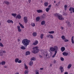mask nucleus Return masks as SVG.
I'll list each match as a JSON object with an SVG mask.
<instances>
[{
    "mask_svg": "<svg viewBox=\"0 0 74 74\" xmlns=\"http://www.w3.org/2000/svg\"><path fill=\"white\" fill-rule=\"evenodd\" d=\"M38 43V41L36 40L35 42L33 43V45H37Z\"/></svg>",
    "mask_w": 74,
    "mask_h": 74,
    "instance_id": "10",
    "label": "nucleus"
},
{
    "mask_svg": "<svg viewBox=\"0 0 74 74\" xmlns=\"http://www.w3.org/2000/svg\"><path fill=\"white\" fill-rule=\"evenodd\" d=\"M18 63H22V61L21 60H18Z\"/></svg>",
    "mask_w": 74,
    "mask_h": 74,
    "instance_id": "43",
    "label": "nucleus"
},
{
    "mask_svg": "<svg viewBox=\"0 0 74 74\" xmlns=\"http://www.w3.org/2000/svg\"><path fill=\"white\" fill-rule=\"evenodd\" d=\"M19 60V59L18 58H16L15 60V62L16 63H18Z\"/></svg>",
    "mask_w": 74,
    "mask_h": 74,
    "instance_id": "23",
    "label": "nucleus"
},
{
    "mask_svg": "<svg viewBox=\"0 0 74 74\" xmlns=\"http://www.w3.org/2000/svg\"><path fill=\"white\" fill-rule=\"evenodd\" d=\"M5 3L6 4H7V5L9 4H10V2L8 1H4Z\"/></svg>",
    "mask_w": 74,
    "mask_h": 74,
    "instance_id": "29",
    "label": "nucleus"
},
{
    "mask_svg": "<svg viewBox=\"0 0 74 74\" xmlns=\"http://www.w3.org/2000/svg\"><path fill=\"white\" fill-rule=\"evenodd\" d=\"M62 54L64 56H67V55H68L69 54L66 52H64Z\"/></svg>",
    "mask_w": 74,
    "mask_h": 74,
    "instance_id": "16",
    "label": "nucleus"
},
{
    "mask_svg": "<svg viewBox=\"0 0 74 74\" xmlns=\"http://www.w3.org/2000/svg\"><path fill=\"white\" fill-rule=\"evenodd\" d=\"M64 8H67V5H65L64 6Z\"/></svg>",
    "mask_w": 74,
    "mask_h": 74,
    "instance_id": "50",
    "label": "nucleus"
},
{
    "mask_svg": "<svg viewBox=\"0 0 74 74\" xmlns=\"http://www.w3.org/2000/svg\"><path fill=\"white\" fill-rule=\"evenodd\" d=\"M18 41L19 42V41H20V39H18Z\"/></svg>",
    "mask_w": 74,
    "mask_h": 74,
    "instance_id": "62",
    "label": "nucleus"
},
{
    "mask_svg": "<svg viewBox=\"0 0 74 74\" xmlns=\"http://www.w3.org/2000/svg\"><path fill=\"white\" fill-rule=\"evenodd\" d=\"M63 29H64L63 27H61V30H63Z\"/></svg>",
    "mask_w": 74,
    "mask_h": 74,
    "instance_id": "57",
    "label": "nucleus"
},
{
    "mask_svg": "<svg viewBox=\"0 0 74 74\" xmlns=\"http://www.w3.org/2000/svg\"><path fill=\"white\" fill-rule=\"evenodd\" d=\"M63 67H62V66H61L60 67V70L61 71V73H63L64 70H63Z\"/></svg>",
    "mask_w": 74,
    "mask_h": 74,
    "instance_id": "8",
    "label": "nucleus"
},
{
    "mask_svg": "<svg viewBox=\"0 0 74 74\" xmlns=\"http://www.w3.org/2000/svg\"><path fill=\"white\" fill-rule=\"evenodd\" d=\"M39 56L40 58H42V56H41V55H39Z\"/></svg>",
    "mask_w": 74,
    "mask_h": 74,
    "instance_id": "49",
    "label": "nucleus"
},
{
    "mask_svg": "<svg viewBox=\"0 0 74 74\" xmlns=\"http://www.w3.org/2000/svg\"><path fill=\"white\" fill-rule=\"evenodd\" d=\"M56 53H57V51H55V53L54 54L55 55H56Z\"/></svg>",
    "mask_w": 74,
    "mask_h": 74,
    "instance_id": "47",
    "label": "nucleus"
},
{
    "mask_svg": "<svg viewBox=\"0 0 74 74\" xmlns=\"http://www.w3.org/2000/svg\"><path fill=\"white\" fill-rule=\"evenodd\" d=\"M55 55H56L54 54L52 56V58H54V57L55 56Z\"/></svg>",
    "mask_w": 74,
    "mask_h": 74,
    "instance_id": "55",
    "label": "nucleus"
},
{
    "mask_svg": "<svg viewBox=\"0 0 74 74\" xmlns=\"http://www.w3.org/2000/svg\"><path fill=\"white\" fill-rule=\"evenodd\" d=\"M33 36H37V34L36 33V32H34L33 33Z\"/></svg>",
    "mask_w": 74,
    "mask_h": 74,
    "instance_id": "32",
    "label": "nucleus"
},
{
    "mask_svg": "<svg viewBox=\"0 0 74 74\" xmlns=\"http://www.w3.org/2000/svg\"><path fill=\"white\" fill-rule=\"evenodd\" d=\"M50 50L51 51H52L53 52L55 51V49L54 47L53 48L52 47L50 48Z\"/></svg>",
    "mask_w": 74,
    "mask_h": 74,
    "instance_id": "12",
    "label": "nucleus"
},
{
    "mask_svg": "<svg viewBox=\"0 0 74 74\" xmlns=\"http://www.w3.org/2000/svg\"><path fill=\"white\" fill-rule=\"evenodd\" d=\"M65 42H68L69 41V40L67 39H65L64 40Z\"/></svg>",
    "mask_w": 74,
    "mask_h": 74,
    "instance_id": "46",
    "label": "nucleus"
},
{
    "mask_svg": "<svg viewBox=\"0 0 74 74\" xmlns=\"http://www.w3.org/2000/svg\"><path fill=\"white\" fill-rule=\"evenodd\" d=\"M71 66H72V64H69L68 65V66L67 67V68L68 69H69L71 67Z\"/></svg>",
    "mask_w": 74,
    "mask_h": 74,
    "instance_id": "14",
    "label": "nucleus"
},
{
    "mask_svg": "<svg viewBox=\"0 0 74 74\" xmlns=\"http://www.w3.org/2000/svg\"><path fill=\"white\" fill-rule=\"evenodd\" d=\"M60 60L61 61H64V59L62 57H60Z\"/></svg>",
    "mask_w": 74,
    "mask_h": 74,
    "instance_id": "37",
    "label": "nucleus"
},
{
    "mask_svg": "<svg viewBox=\"0 0 74 74\" xmlns=\"http://www.w3.org/2000/svg\"><path fill=\"white\" fill-rule=\"evenodd\" d=\"M40 70H43V68H40Z\"/></svg>",
    "mask_w": 74,
    "mask_h": 74,
    "instance_id": "60",
    "label": "nucleus"
},
{
    "mask_svg": "<svg viewBox=\"0 0 74 74\" xmlns=\"http://www.w3.org/2000/svg\"><path fill=\"white\" fill-rule=\"evenodd\" d=\"M28 72H29V70L27 69L25 71V73L26 74H28Z\"/></svg>",
    "mask_w": 74,
    "mask_h": 74,
    "instance_id": "26",
    "label": "nucleus"
},
{
    "mask_svg": "<svg viewBox=\"0 0 74 74\" xmlns=\"http://www.w3.org/2000/svg\"><path fill=\"white\" fill-rule=\"evenodd\" d=\"M33 49L34 50L32 51V52L33 53L36 54L39 52V50L38 49V47L37 46L34 47Z\"/></svg>",
    "mask_w": 74,
    "mask_h": 74,
    "instance_id": "2",
    "label": "nucleus"
},
{
    "mask_svg": "<svg viewBox=\"0 0 74 74\" xmlns=\"http://www.w3.org/2000/svg\"><path fill=\"white\" fill-rule=\"evenodd\" d=\"M52 64H51L50 65V67H51V66H52Z\"/></svg>",
    "mask_w": 74,
    "mask_h": 74,
    "instance_id": "64",
    "label": "nucleus"
},
{
    "mask_svg": "<svg viewBox=\"0 0 74 74\" xmlns=\"http://www.w3.org/2000/svg\"><path fill=\"white\" fill-rule=\"evenodd\" d=\"M43 36H44V35H43V34H41V35H40V38L41 39H42V38H43Z\"/></svg>",
    "mask_w": 74,
    "mask_h": 74,
    "instance_id": "40",
    "label": "nucleus"
},
{
    "mask_svg": "<svg viewBox=\"0 0 74 74\" xmlns=\"http://www.w3.org/2000/svg\"><path fill=\"white\" fill-rule=\"evenodd\" d=\"M72 10L73 12H74V8L73 7H71L69 9V11L70 12L71 14H72Z\"/></svg>",
    "mask_w": 74,
    "mask_h": 74,
    "instance_id": "5",
    "label": "nucleus"
},
{
    "mask_svg": "<svg viewBox=\"0 0 74 74\" xmlns=\"http://www.w3.org/2000/svg\"><path fill=\"white\" fill-rule=\"evenodd\" d=\"M0 46L2 47H4V45H3V44L1 42H0Z\"/></svg>",
    "mask_w": 74,
    "mask_h": 74,
    "instance_id": "42",
    "label": "nucleus"
},
{
    "mask_svg": "<svg viewBox=\"0 0 74 74\" xmlns=\"http://www.w3.org/2000/svg\"><path fill=\"white\" fill-rule=\"evenodd\" d=\"M30 55V52L29 51H28L26 52L25 55L26 56H27V55Z\"/></svg>",
    "mask_w": 74,
    "mask_h": 74,
    "instance_id": "11",
    "label": "nucleus"
},
{
    "mask_svg": "<svg viewBox=\"0 0 74 74\" xmlns=\"http://www.w3.org/2000/svg\"><path fill=\"white\" fill-rule=\"evenodd\" d=\"M63 15H66V14L64 13V12H63Z\"/></svg>",
    "mask_w": 74,
    "mask_h": 74,
    "instance_id": "53",
    "label": "nucleus"
},
{
    "mask_svg": "<svg viewBox=\"0 0 74 74\" xmlns=\"http://www.w3.org/2000/svg\"><path fill=\"white\" fill-rule=\"evenodd\" d=\"M36 74H39V72H37V71H36Z\"/></svg>",
    "mask_w": 74,
    "mask_h": 74,
    "instance_id": "51",
    "label": "nucleus"
},
{
    "mask_svg": "<svg viewBox=\"0 0 74 74\" xmlns=\"http://www.w3.org/2000/svg\"><path fill=\"white\" fill-rule=\"evenodd\" d=\"M71 42L72 44H74V36H73L72 37V38L71 39Z\"/></svg>",
    "mask_w": 74,
    "mask_h": 74,
    "instance_id": "17",
    "label": "nucleus"
},
{
    "mask_svg": "<svg viewBox=\"0 0 74 74\" xmlns=\"http://www.w3.org/2000/svg\"><path fill=\"white\" fill-rule=\"evenodd\" d=\"M7 22L8 23H14V22L12 20H10V19L8 20L7 21Z\"/></svg>",
    "mask_w": 74,
    "mask_h": 74,
    "instance_id": "6",
    "label": "nucleus"
},
{
    "mask_svg": "<svg viewBox=\"0 0 74 74\" xmlns=\"http://www.w3.org/2000/svg\"><path fill=\"white\" fill-rule=\"evenodd\" d=\"M54 15L58 18L59 20H64V18L62 17V15H59L58 13H56L54 14Z\"/></svg>",
    "mask_w": 74,
    "mask_h": 74,
    "instance_id": "3",
    "label": "nucleus"
},
{
    "mask_svg": "<svg viewBox=\"0 0 74 74\" xmlns=\"http://www.w3.org/2000/svg\"><path fill=\"white\" fill-rule=\"evenodd\" d=\"M50 37L51 38H53V36L52 35L50 36Z\"/></svg>",
    "mask_w": 74,
    "mask_h": 74,
    "instance_id": "45",
    "label": "nucleus"
},
{
    "mask_svg": "<svg viewBox=\"0 0 74 74\" xmlns=\"http://www.w3.org/2000/svg\"><path fill=\"white\" fill-rule=\"evenodd\" d=\"M44 5L45 7H47V6H48V3L47 2H45L44 3Z\"/></svg>",
    "mask_w": 74,
    "mask_h": 74,
    "instance_id": "25",
    "label": "nucleus"
},
{
    "mask_svg": "<svg viewBox=\"0 0 74 74\" xmlns=\"http://www.w3.org/2000/svg\"><path fill=\"white\" fill-rule=\"evenodd\" d=\"M31 25L33 26V27H34V26H35V23H31Z\"/></svg>",
    "mask_w": 74,
    "mask_h": 74,
    "instance_id": "41",
    "label": "nucleus"
},
{
    "mask_svg": "<svg viewBox=\"0 0 74 74\" xmlns=\"http://www.w3.org/2000/svg\"><path fill=\"white\" fill-rule=\"evenodd\" d=\"M40 17H37L36 18V21L38 22V21H39V20H40Z\"/></svg>",
    "mask_w": 74,
    "mask_h": 74,
    "instance_id": "15",
    "label": "nucleus"
},
{
    "mask_svg": "<svg viewBox=\"0 0 74 74\" xmlns=\"http://www.w3.org/2000/svg\"><path fill=\"white\" fill-rule=\"evenodd\" d=\"M3 55V53L1 51V52H0V56H2Z\"/></svg>",
    "mask_w": 74,
    "mask_h": 74,
    "instance_id": "36",
    "label": "nucleus"
},
{
    "mask_svg": "<svg viewBox=\"0 0 74 74\" xmlns=\"http://www.w3.org/2000/svg\"><path fill=\"white\" fill-rule=\"evenodd\" d=\"M37 12L38 13H41V12H42V10H37Z\"/></svg>",
    "mask_w": 74,
    "mask_h": 74,
    "instance_id": "18",
    "label": "nucleus"
},
{
    "mask_svg": "<svg viewBox=\"0 0 74 74\" xmlns=\"http://www.w3.org/2000/svg\"><path fill=\"white\" fill-rule=\"evenodd\" d=\"M1 65H4L5 64V61H3L1 62Z\"/></svg>",
    "mask_w": 74,
    "mask_h": 74,
    "instance_id": "28",
    "label": "nucleus"
},
{
    "mask_svg": "<svg viewBox=\"0 0 74 74\" xmlns=\"http://www.w3.org/2000/svg\"><path fill=\"white\" fill-rule=\"evenodd\" d=\"M49 7H51V5H50L48 6Z\"/></svg>",
    "mask_w": 74,
    "mask_h": 74,
    "instance_id": "59",
    "label": "nucleus"
},
{
    "mask_svg": "<svg viewBox=\"0 0 74 74\" xmlns=\"http://www.w3.org/2000/svg\"><path fill=\"white\" fill-rule=\"evenodd\" d=\"M3 53H6V51H5V50H4L3 51Z\"/></svg>",
    "mask_w": 74,
    "mask_h": 74,
    "instance_id": "52",
    "label": "nucleus"
},
{
    "mask_svg": "<svg viewBox=\"0 0 74 74\" xmlns=\"http://www.w3.org/2000/svg\"><path fill=\"white\" fill-rule=\"evenodd\" d=\"M33 62L32 61H31L30 62L29 65L31 66L33 65Z\"/></svg>",
    "mask_w": 74,
    "mask_h": 74,
    "instance_id": "20",
    "label": "nucleus"
},
{
    "mask_svg": "<svg viewBox=\"0 0 74 74\" xmlns=\"http://www.w3.org/2000/svg\"><path fill=\"white\" fill-rule=\"evenodd\" d=\"M17 27L18 29V31L19 32H21V27H20L19 26H17Z\"/></svg>",
    "mask_w": 74,
    "mask_h": 74,
    "instance_id": "9",
    "label": "nucleus"
},
{
    "mask_svg": "<svg viewBox=\"0 0 74 74\" xmlns=\"http://www.w3.org/2000/svg\"><path fill=\"white\" fill-rule=\"evenodd\" d=\"M15 74H19V73L16 72Z\"/></svg>",
    "mask_w": 74,
    "mask_h": 74,
    "instance_id": "63",
    "label": "nucleus"
},
{
    "mask_svg": "<svg viewBox=\"0 0 74 74\" xmlns=\"http://www.w3.org/2000/svg\"><path fill=\"white\" fill-rule=\"evenodd\" d=\"M45 23V21H42L41 23V25H44V24Z\"/></svg>",
    "mask_w": 74,
    "mask_h": 74,
    "instance_id": "22",
    "label": "nucleus"
},
{
    "mask_svg": "<svg viewBox=\"0 0 74 74\" xmlns=\"http://www.w3.org/2000/svg\"><path fill=\"white\" fill-rule=\"evenodd\" d=\"M43 54L44 55H46V56H48V54L47 53V52H43Z\"/></svg>",
    "mask_w": 74,
    "mask_h": 74,
    "instance_id": "39",
    "label": "nucleus"
},
{
    "mask_svg": "<svg viewBox=\"0 0 74 74\" xmlns=\"http://www.w3.org/2000/svg\"><path fill=\"white\" fill-rule=\"evenodd\" d=\"M49 11V8H47L46 9V12H48Z\"/></svg>",
    "mask_w": 74,
    "mask_h": 74,
    "instance_id": "35",
    "label": "nucleus"
},
{
    "mask_svg": "<svg viewBox=\"0 0 74 74\" xmlns=\"http://www.w3.org/2000/svg\"><path fill=\"white\" fill-rule=\"evenodd\" d=\"M12 15L14 17H15L16 16V13H12Z\"/></svg>",
    "mask_w": 74,
    "mask_h": 74,
    "instance_id": "24",
    "label": "nucleus"
},
{
    "mask_svg": "<svg viewBox=\"0 0 74 74\" xmlns=\"http://www.w3.org/2000/svg\"><path fill=\"white\" fill-rule=\"evenodd\" d=\"M68 26H70V22L69 21L68 22Z\"/></svg>",
    "mask_w": 74,
    "mask_h": 74,
    "instance_id": "48",
    "label": "nucleus"
},
{
    "mask_svg": "<svg viewBox=\"0 0 74 74\" xmlns=\"http://www.w3.org/2000/svg\"><path fill=\"white\" fill-rule=\"evenodd\" d=\"M48 33H50V34H53V33H55V32L54 31H51L49 32Z\"/></svg>",
    "mask_w": 74,
    "mask_h": 74,
    "instance_id": "30",
    "label": "nucleus"
},
{
    "mask_svg": "<svg viewBox=\"0 0 74 74\" xmlns=\"http://www.w3.org/2000/svg\"><path fill=\"white\" fill-rule=\"evenodd\" d=\"M28 2L30 3L31 2V0H28Z\"/></svg>",
    "mask_w": 74,
    "mask_h": 74,
    "instance_id": "56",
    "label": "nucleus"
},
{
    "mask_svg": "<svg viewBox=\"0 0 74 74\" xmlns=\"http://www.w3.org/2000/svg\"><path fill=\"white\" fill-rule=\"evenodd\" d=\"M54 48L55 49V50H56V51L58 49V47L56 46H55Z\"/></svg>",
    "mask_w": 74,
    "mask_h": 74,
    "instance_id": "27",
    "label": "nucleus"
},
{
    "mask_svg": "<svg viewBox=\"0 0 74 74\" xmlns=\"http://www.w3.org/2000/svg\"><path fill=\"white\" fill-rule=\"evenodd\" d=\"M30 42V40H28L27 39H25L23 40L22 43L24 45L25 47H27L28 45H29V42Z\"/></svg>",
    "mask_w": 74,
    "mask_h": 74,
    "instance_id": "1",
    "label": "nucleus"
},
{
    "mask_svg": "<svg viewBox=\"0 0 74 74\" xmlns=\"http://www.w3.org/2000/svg\"><path fill=\"white\" fill-rule=\"evenodd\" d=\"M64 74H68V72H65L64 73Z\"/></svg>",
    "mask_w": 74,
    "mask_h": 74,
    "instance_id": "54",
    "label": "nucleus"
},
{
    "mask_svg": "<svg viewBox=\"0 0 74 74\" xmlns=\"http://www.w3.org/2000/svg\"><path fill=\"white\" fill-rule=\"evenodd\" d=\"M21 49L24 50L26 48L24 46H22L21 47Z\"/></svg>",
    "mask_w": 74,
    "mask_h": 74,
    "instance_id": "33",
    "label": "nucleus"
},
{
    "mask_svg": "<svg viewBox=\"0 0 74 74\" xmlns=\"http://www.w3.org/2000/svg\"><path fill=\"white\" fill-rule=\"evenodd\" d=\"M19 25H20L21 27V28L24 29V26L22 24H21L20 23H19Z\"/></svg>",
    "mask_w": 74,
    "mask_h": 74,
    "instance_id": "21",
    "label": "nucleus"
},
{
    "mask_svg": "<svg viewBox=\"0 0 74 74\" xmlns=\"http://www.w3.org/2000/svg\"><path fill=\"white\" fill-rule=\"evenodd\" d=\"M46 16L44 14H43V16H42V18H43V19H44L45 18V16Z\"/></svg>",
    "mask_w": 74,
    "mask_h": 74,
    "instance_id": "38",
    "label": "nucleus"
},
{
    "mask_svg": "<svg viewBox=\"0 0 74 74\" xmlns=\"http://www.w3.org/2000/svg\"><path fill=\"white\" fill-rule=\"evenodd\" d=\"M24 66L25 67V69H28V67H27V66L26 65L25 63L24 64Z\"/></svg>",
    "mask_w": 74,
    "mask_h": 74,
    "instance_id": "34",
    "label": "nucleus"
},
{
    "mask_svg": "<svg viewBox=\"0 0 74 74\" xmlns=\"http://www.w3.org/2000/svg\"><path fill=\"white\" fill-rule=\"evenodd\" d=\"M51 36V34L48 35L47 36V38H49V37H50Z\"/></svg>",
    "mask_w": 74,
    "mask_h": 74,
    "instance_id": "44",
    "label": "nucleus"
},
{
    "mask_svg": "<svg viewBox=\"0 0 74 74\" xmlns=\"http://www.w3.org/2000/svg\"><path fill=\"white\" fill-rule=\"evenodd\" d=\"M36 59V58L35 57H33L31 58V60H35Z\"/></svg>",
    "mask_w": 74,
    "mask_h": 74,
    "instance_id": "31",
    "label": "nucleus"
},
{
    "mask_svg": "<svg viewBox=\"0 0 74 74\" xmlns=\"http://www.w3.org/2000/svg\"><path fill=\"white\" fill-rule=\"evenodd\" d=\"M16 19H17L18 18V19H21V15L19 14H18L17 15V16L16 17Z\"/></svg>",
    "mask_w": 74,
    "mask_h": 74,
    "instance_id": "7",
    "label": "nucleus"
},
{
    "mask_svg": "<svg viewBox=\"0 0 74 74\" xmlns=\"http://www.w3.org/2000/svg\"><path fill=\"white\" fill-rule=\"evenodd\" d=\"M61 38L63 40H64L66 39V38L65 37V36L63 35L61 36Z\"/></svg>",
    "mask_w": 74,
    "mask_h": 74,
    "instance_id": "19",
    "label": "nucleus"
},
{
    "mask_svg": "<svg viewBox=\"0 0 74 74\" xmlns=\"http://www.w3.org/2000/svg\"><path fill=\"white\" fill-rule=\"evenodd\" d=\"M53 63H56V60H54L53 61Z\"/></svg>",
    "mask_w": 74,
    "mask_h": 74,
    "instance_id": "58",
    "label": "nucleus"
},
{
    "mask_svg": "<svg viewBox=\"0 0 74 74\" xmlns=\"http://www.w3.org/2000/svg\"><path fill=\"white\" fill-rule=\"evenodd\" d=\"M67 8H65V11H66V10H67Z\"/></svg>",
    "mask_w": 74,
    "mask_h": 74,
    "instance_id": "61",
    "label": "nucleus"
},
{
    "mask_svg": "<svg viewBox=\"0 0 74 74\" xmlns=\"http://www.w3.org/2000/svg\"><path fill=\"white\" fill-rule=\"evenodd\" d=\"M24 21V22L25 23H27L28 21L27 20V18L26 16L24 17L23 18Z\"/></svg>",
    "mask_w": 74,
    "mask_h": 74,
    "instance_id": "4",
    "label": "nucleus"
},
{
    "mask_svg": "<svg viewBox=\"0 0 74 74\" xmlns=\"http://www.w3.org/2000/svg\"><path fill=\"white\" fill-rule=\"evenodd\" d=\"M61 50L62 52H63L65 51V47H62L61 48Z\"/></svg>",
    "mask_w": 74,
    "mask_h": 74,
    "instance_id": "13",
    "label": "nucleus"
}]
</instances>
